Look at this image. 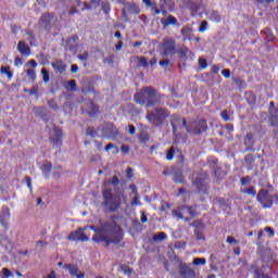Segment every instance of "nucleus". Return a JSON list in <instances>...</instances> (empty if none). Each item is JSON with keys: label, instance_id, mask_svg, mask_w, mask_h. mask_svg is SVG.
Wrapping results in <instances>:
<instances>
[{"label": "nucleus", "instance_id": "obj_45", "mask_svg": "<svg viewBox=\"0 0 278 278\" xmlns=\"http://www.w3.org/2000/svg\"><path fill=\"white\" fill-rule=\"evenodd\" d=\"M47 109L45 106H37V108H34V113L37 115V116H41L42 112H45Z\"/></svg>", "mask_w": 278, "mask_h": 278}, {"label": "nucleus", "instance_id": "obj_39", "mask_svg": "<svg viewBox=\"0 0 278 278\" xmlns=\"http://www.w3.org/2000/svg\"><path fill=\"white\" fill-rule=\"evenodd\" d=\"M254 275L256 278H270L268 274H264V271H261L260 269H255Z\"/></svg>", "mask_w": 278, "mask_h": 278}, {"label": "nucleus", "instance_id": "obj_19", "mask_svg": "<svg viewBox=\"0 0 278 278\" xmlns=\"http://www.w3.org/2000/svg\"><path fill=\"white\" fill-rule=\"evenodd\" d=\"M142 3L146 4V8H150L151 12H153L154 16L160 14V10L157 9V3L153 0H142Z\"/></svg>", "mask_w": 278, "mask_h": 278}, {"label": "nucleus", "instance_id": "obj_23", "mask_svg": "<svg viewBox=\"0 0 278 278\" xmlns=\"http://www.w3.org/2000/svg\"><path fill=\"white\" fill-rule=\"evenodd\" d=\"M49 243L47 241H42V240H38L36 242L35 245V251L36 253H42V251H45V248L48 245Z\"/></svg>", "mask_w": 278, "mask_h": 278}, {"label": "nucleus", "instance_id": "obj_24", "mask_svg": "<svg viewBox=\"0 0 278 278\" xmlns=\"http://www.w3.org/2000/svg\"><path fill=\"white\" fill-rule=\"evenodd\" d=\"M184 40H190V35L192 34V27L186 26L180 30Z\"/></svg>", "mask_w": 278, "mask_h": 278}, {"label": "nucleus", "instance_id": "obj_38", "mask_svg": "<svg viewBox=\"0 0 278 278\" xmlns=\"http://www.w3.org/2000/svg\"><path fill=\"white\" fill-rule=\"evenodd\" d=\"M41 75L43 77V84H49V71H47V68H42L41 70Z\"/></svg>", "mask_w": 278, "mask_h": 278}, {"label": "nucleus", "instance_id": "obj_9", "mask_svg": "<svg viewBox=\"0 0 278 278\" xmlns=\"http://www.w3.org/2000/svg\"><path fill=\"white\" fill-rule=\"evenodd\" d=\"M197 204L188 206V205H182L179 207V211H173L174 216H176V218H180L184 219V213L181 212H187V214H189V216H191V218H197V216H199V213L197 212Z\"/></svg>", "mask_w": 278, "mask_h": 278}, {"label": "nucleus", "instance_id": "obj_13", "mask_svg": "<svg viewBox=\"0 0 278 278\" xmlns=\"http://www.w3.org/2000/svg\"><path fill=\"white\" fill-rule=\"evenodd\" d=\"M194 269L190 268L186 263L179 264V276L180 278H194Z\"/></svg>", "mask_w": 278, "mask_h": 278}, {"label": "nucleus", "instance_id": "obj_43", "mask_svg": "<svg viewBox=\"0 0 278 278\" xmlns=\"http://www.w3.org/2000/svg\"><path fill=\"white\" fill-rule=\"evenodd\" d=\"M122 273H124V275H131V273H134V269H131L129 266L127 265H123L122 266Z\"/></svg>", "mask_w": 278, "mask_h": 278}, {"label": "nucleus", "instance_id": "obj_49", "mask_svg": "<svg viewBox=\"0 0 278 278\" xmlns=\"http://www.w3.org/2000/svg\"><path fill=\"white\" fill-rule=\"evenodd\" d=\"M110 184H112V186L114 187L118 186V184H121L118 176H113L112 179L110 180Z\"/></svg>", "mask_w": 278, "mask_h": 278}, {"label": "nucleus", "instance_id": "obj_30", "mask_svg": "<svg viewBox=\"0 0 278 278\" xmlns=\"http://www.w3.org/2000/svg\"><path fill=\"white\" fill-rule=\"evenodd\" d=\"M242 194H248L249 197H256L257 191L255 190V187H250L248 189H241Z\"/></svg>", "mask_w": 278, "mask_h": 278}, {"label": "nucleus", "instance_id": "obj_42", "mask_svg": "<svg viewBox=\"0 0 278 278\" xmlns=\"http://www.w3.org/2000/svg\"><path fill=\"white\" fill-rule=\"evenodd\" d=\"M198 31H200V34H203L204 31H207V21H202L201 22Z\"/></svg>", "mask_w": 278, "mask_h": 278}, {"label": "nucleus", "instance_id": "obj_16", "mask_svg": "<svg viewBox=\"0 0 278 278\" xmlns=\"http://www.w3.org/2000/svg\"><path fill=\"white\" fill-rule=\"evenodd\" d=\"M55 136L50 138V142L53 147H62V129L54 130Z\"/></svg>", "mask_w": 278, "mask_h": 278}, {"label": "nucleus", "instance_id": "obj_56", "mask_svg": "<svg viewBox=\"0 0 278 278\" xmlns=\"http://www.w3.org/2000/svg\"><path fill=\"white\" fill-rule=\"evenodd\" d=\"M87 135H89L91 138H97L96 130L90 127L87 129Z\"/></svg>", "mask_w": 278, "mask_h": 278}, {"label": "nucleus", "instance_id": "obj_60", "mask_svg": "<svg viewBox=\"0 0 278 278\" xmlns=\"http://www.w3.org/2000/svg\"><path fill=\"white\" fill-rule=\"evenodd\" d=\"M188 48H181L179 50V54L181 55V58H186L188 55Z\"/></svg>", "mask_w": 278, "mask_h": 278}, {"label": "nucleus", "instance_id": "obj_59", "mask_svg": "<svg viewBox=\"0 0 278 278\" xmlns=\"http://www.w3.org/2000/svg\"><path fill=\"white\" fill-rule=\"evenodd\" d=\"M194 236H195L197 240H203V235L201 233L200 229L194 230Z\"/></svg>", "mask_w": 278, "mask_h": 278}, {"label": "nucleus", "instance_id": "obj_57", "mask_svg": "<svg viewBox=\"0 0 278 278\" xmlns=\"http://www.w3.org/2000/svg\"><path fill=\"white\" fill-rule=\"evenodd\" d=\"M222 75H223L226 79H229V77H231V71H229V70H223V71H222Z\"/></svg>", "mask_w": 278, "mask_h": 278}, {"label": "nucleus", "instance_id": "obj_22", "mask_svg": "<svg viewBox=\"0 0 278 278\" xmlns=\"http://www.w3.org/2000/svg\"><path fill=\"white\" fill-rule=\"evenodd\" d=\"M51 170H53V165L49 162H43L41 166V173L49 178V175L51 174Z\"/></svg>", "mask_w": 278, "mask_h": 278}, {"label": "nucleus", "instance_id": "obj_25", "mask_svg": "<svg viewBox=\"0 0 278 278\" xmlns=\"http://www.w3.org/2000/svg\"><path fill=\"white\" fill-rule=\"evenodd\" d=\"M269 114V121L273 127H277L278 126V114L277 111H274Z\"/></svg>", "mask_w": 278, "mask_h": 278}, {"label": "nucleus", "instance_id": "obj_31", "mask_svg": "<svg viewBox=\"0 0 278 278\" xmlns=\"http://www.w3.org/2000/svg\"><path fill=\"white\" fill-rule=\"evenodd\" d=\"M189 10L191 12V16H197L199 10H201V7L197 2H193V4H191V9Z\"/></svg>", "mask_w": 278, "mask_h": 278}, {"label": "nucleus", "instance_id": "obj_61", "mask_svg": "<svg viewBox=\"0 0 278 278\" xmlns=\"http://www.w3.org/2000/svg\"><path fill=\"white\" fill-rule=\"evenodd\" d=\"M25 181H26V184H27V188L30 190V192H31V190H33V188H31V178L29 177V176H25Z\"/></svg>", "mask_w": 278, "mask_h": 278}, {"label": "nucleus", "instance_id": "obj_3", "mask_svg": "<svg viewBox=\"0 0 278 278\" xmlns=\"http://www.w3.org/2000/svg\"><path fill=\"white\" fill-rule=\"evenodd\" d=\"M103 202L102 207L104 210V214H114V212H118L121 210V205L123 203L122 197L123 194H112V189H105L102 192Z\"/></svg>", "mask_w": 278, "mask_h": 278}, {"label": "nucleus", "instance_id": "obj_40", "mask_svg": "<svg viewBox=\"0 0 278 278\" xmlns=\"http://www.w3.org/2000/svg\"><path fill=\"white\" fill-rule=\"evenodd\" d=\"M173 181H174V184H181L184 181V175L174 174Z\"/></svg>", "mask_w": 278, "mask_h": 278}, {"label": "nucleus", "instance_id": "obj_55", "mask_svg": "<svg viewBox=\"0 0 278 278\" xmlns=\"http://www.w3.org/2000/svg\"><path fill=\"white\" fill-rule=\"evenodd\" d=\"M126 177H127L128 179H131V177H134V168L128 167V168L126 169Z\"/></svg>", "mask_w": 278, "mask_h": 278}, {"label": "nucleus", "instance_id": "obj_35", "mask_svg": "<svg viewBox=\"0 0 278 278\" xmlns=\"http://www.w3.org/2000/svg\"><path fill=\"white\" fill-rule=\"evenodd\" d=\"M0 73L2 75H7L9 79H12V72H10V66L5 67V66H2L0 68Z\"/></svg>", "mask_w": 278, "mask_h": 278}, {"label": "nucleus", "instance_id": "obj_29", "mask_svg": "<svg viewBox=\"0 0 278 278\" xmlns=\"http://www.w3.org/2000/svg\"><path fill=\"white\" fill-rule=\"evenodd\" d=\"M223 18L220 17V14L218 11H212L210 15V21H213V23H220Z\"/></svg>", "mask_w": 278, "mask_h": 278}, {"label": "nucleus", "instance_id": "obj_5", "mask_svg": "<svg viewBox=\"0 0 278 278\" xmlns=\"http://www.w3.org/2000/svg\"><path fill=\"white\" fill-rule=\"evenodd\" d=\"M256 201H258L264 210H270L274 203L278 205V193L270 195L268 191L261 189L257 192Z\"/></svg>", "mask_w": 278, "mask_h": 278}, {"label": "nucleus", "instance_id": "obj_48", "mask_svg": "<svg viewBox=\"0 0 278 278\" xmlns=\"http://www.w3.org/2000/svg\"><path fill=\"white\" fill-rule=\"evenodd\" d=\"M88 58H90V54L88 53V51L84 52V54L78 55V60H80L81 62H86Z\"/></svg>", "mask_w": 278, "mask_h": 278}, {"label": "nucleus", "instance_id": "obj_18", "mask_svg": "<svg viewBox=\"0 0 278 278\" xmlns=\"http://www.w3.org/2000/svg\"><path fill=\"white\" fill-rule=\"evenodd\" d=\"M51 66L56 73L62 74L66 72V64L64 63V61H54L51 63Z\"/></svg>", "mask_w": 278, "mask_h": 278}, {"label": "nucleus", "instance_id": "obj_6", "mask_svg": "<svg viewBox=\"0 0 278 278\" xmlns=\"http://www.w3.org/2000/svg\"><path fill=\"white\" fill-rule=\"evenodd\" d=\"M194 188L199 194H207L210 185H207V173L202 172L195 178L192 179Z\"/></svg>", "mask_w": 278, "mask_h": 278}, {"label": "nucleus", "instance_id": "obj_62", "mask_svg": "<svg viewBox=\"0 0 278 278\" xmlns=\"http://www.w3.org/2000/svg\"><path fill=\"white\" fill-rule=\"evenodd\" d=\"M160 66L164 67V66H168V64H170V60L165 59L159 62Z\"/></svg>", "mask_w": 278, "mask_h": 278}, {"label": "nucleus", "instance_id": "obj_14", "mask_svg": "<svg viewBox=\"0 0 278 278\" xmlns=\"http://www.w3.org/2000/svg\"><path fill=\"white\" fill-rule=\"evenodd\" d=\"M64 269L68 270V273H70V275H72V277H76V278L86 277V274L79 273V267L75 264H65Z\"/></svg>", "mask_w": 278, "mask_h": 278}, {"label": "nucleus", "instance_id": "obj_28", "mask_svg": "<svg viewBox=\"0 0 278 278\" xmlns=\"http://www.w3.org/2000/svg\"><path fill=\"white\" fill-rule=\"evenodd\" d=\"M136 60L138 62V68H140V66H142L143 68H147V66H149V61H147V58L136 56Z\"/></svg>", "mask_w": 278, "mask_h": 278}, {"label": "nucleus", "instance_id": "obj_20", "mask_svg": "<svg viewBox=\"0 0 278 278\" xmlns=\"http://www.w3.org/2000/svg\"><path fill=\"white\" fill-rule=\"evenodd\" d=\"M17 50L20 51V53L22 55H29L30 53V49L29 46H27L26 43H24V41H20L17 45Z\"/></svg>", "mask_w": 278, "mask_h": 278}, {"label": "nucleus", "instance_id": "obj_32", "mask_svg": "<svg viewBox=\"0 0 278 278\" xmlns=\"http://www.w3.org/2000/svg\"><path fill=\"white\" fill-rule=\"evenodd\" d=\"M128 12L129 14H140V8H138L136 4H129Z\"/></svg>", "mask_w": 278, "mask_h": 278}, {"label": "nucleus", "instance_id": "obj_47", "mask_svg": "<svg viewBox=\"0 0 278 278\" xmlns=\"http://www.w3.org/2000/svg\"><path fill=\"white\" fill-rule=\"evenodd\" d=\"M226 242L228 244H240V241H238L236 238H233L231 236L227 237Z\"/></svg>", "mask_w": 278, "mask_h": 278}, {"label": "nucleus", "instance_id": "obj_21", "mask_svg": "<svg viewBox=\"0 0 278 278\" xmlns=\"http://www.w3.org/2000/svg\"><path fill=\"white\" fill-rule=\"evenodd\" d=\"M244 146L247 147L245 148V151H255L253 149V135L251 134H248L244 138Z\"/></svg>", "mask_w": 278, "mask_h": 278}, {"label": "nucleus", "instance_id": "obj_10", "mask_svg": "<svg viewBox=\"0 0 278 278\" xmlns=\"http://www.w3.org/2000/svg\"><path fill=\"white\" fill-rule=\"evenodd\" d=\"M163 55H175L177 53V43L173 38L163 39Z\"/></svg>", "mask_w": 278, "mask_h": 278}, {"label": "nucleus", "instance_id": "obj_37", "mask_svg": "<svg viewBox=\"0 0 278 278\" xmlns=\"http://www.w3.org/2000/svg\"><path fill=\"white\" fill-rule=\"evenodd\" d=\"M220 117L223 118V121H225V123H229V121H231V117L229 116V111L227 110L222 111Z\"/></svg>", "mask_w": 278, "mask_h": 278}, {"label": "nucleus", "instance_id": "obj_11", "mask_svg": "<svg viewBox=\"0 0 278 278\" xmlns=\"http://www.w3.org/2000/svg\"><path fill=\"white\" fill-rule=\"evenodd\" d=\"M170 125L173 127V134H174L176 139L179 138V135L177 134V129H184V127H187L186 126V119H184V117L176 116V115L172 116Z\"/></svg>", "mask_w": 278, "mask_h": 278}, {"label": "nucleus", "instance_id": "obj_26", "mask_svg": "<svg viewBox=\"0 0 278 278\" xmlns=\"http://www.w3.org/2000/svg\"><path fill=\"white\" fill-rule=\"evenodd\" d=\"M105 131H108L110 136H118V129L114 126V124H108Z\"/></svg>", "mask_w": 278, "mask_h": 278}, {"label": "nucleus", "instance_id": "obj_33", "mask_svg": "<svg viewBox=\"0 0 278 278\" xmlns=\"http://www.w3.org/2000/svg\"><path fill=\"white\" fill-rule=\"evenodd\" d=\"M166 238H167V236L165 232H159L157 235L153 236L154 242H160V241L166 240Z\"/></svg>", "mask_w": 278, "mask_h": 278}, {"label": "nucleus", "instance_id": "obj_34", "mask_svg": "<svg viewBox=\"0 0 278 278\" xmlns=\"http://www.w3.org/2000/svg\"><path fill=\"white\" fill-rule=\"evenodd\" d=\"M48 106L50 110H53L54 112H58V110H60V106L58 105V102H55V100H49Z\"/></svg>", "mask_w": 278, "mask_h": 278}, {"label": "nucleus", "instance_id": "obj_54", "mask_svg": "<svg viewBox=\"0 0 278 278\" xmlns=\"http://www.w3.org/2000/svg\"><path fill=\"white\" fill-rule=\"evenodd\" d=\"M193 3H194V1H192V0H185L184 8H187L188 10H190L192 8Z\"/></svg>", "mask_w": 278, "mask_h": 278}, {"label": "nucleus", "instance_id": "obj_46", "mask_svg": "<svg viewBox=\"0 0 278 278\" xmlns=\"http://www.w3.org/2000/svg\"><path fill=\"white\" fill-rule=\"evenodd\" d=\"M173 157H175V150L173 148H170L169 150H167L166 160H168V162H170L173 160Z\"/></svg>", "mask_w": 278, "mask_h": 278}, {"label": "nucleus", "instance_id": "obj_36", "mask_svg": "<svg viewBox=\"0 0 278 278\" xmlns=\"http://www.w3.org/2000/svg\"><path fill=\"white\" fill-rule=\"evenodd\" d=\"M205 264H206L205 258H199V257L193 258V266H205Z\"/></svg>", "mask_w": 278, "mask_h": 278}, {"label": "nucleus", "instance_id": "obj_53", "mask_svg": "<svg viewBox=\"0 0 278 278\" xmlns=\"http://www.w3.org/2000/svg\"><path fill=\"white\" fill-rule=\"evenodd\" d=\"M139 140H141L142 142H149V135L147 132H142L139 136Z\"/></svg>", "mask_w": 278, "mask_h": 278}, {"label": "nucleus", "instance_id": "obj_58", "mask_svg": "<svg viewBox=\"0 0 278 278\" xmlns=\"http://www.w3.org/2000/svg\"><path fill=\"white\" fill-rule=\"evenodd\" d=\"M250 182H251V177L245 176L241 178L242 186H247V184H250Z\"/></svg>", "mask_w": 278, "mask_h": 278}, {"label": "nucleus", "instance_id": "obj_8", "mask_svg": "<svg viewBox=\"0 0 278 278\" xmlns=\"http://www.w3.org/2000/svg\"><path fill=\"white\" fill-rule=\"evenodd\" d=\"M55 23H58V17L53 13H46L39 20V27L46 31H51Z\"/></svg>", "mask_w": 278, "mask_h": 278}, {"label": "nucleus", "instance_id": "obj_44", "mask_svg": "<svg viewBox=\"0 0 278 278\" xmlns=\"http://www.w3.org/2000/svg\"><path fill=\"white\" fill-rule=\"evenodd\" d=\"M244 160L249 166H252L253 162H255V156H253V154H248Z\"/></svg>", "mask_w": 278, "mask_h": 278}, {"label": "nucleus", "instance_id": "obj_12", "mask_svg": "<svg viewBox=\"0 0 278 278\" xmlns=\"http://www.w3.org/2000/svg\"><path fill=\"white\" fill-rule=\"evenodd\" d=\"M81 231H86V228H78L75 231H72L68 236H67V240L74 242L75 240H78V242H88L90 240V238H88V236L81 233Z\"/></svg>", "mask_w": 278, "mask_h": 278}, {"label": "nucleus", "instance_id": "obj_50", "mask_svg": "<svg viewBox=\"0 0 278 278\" xmlns=\"http://www.w3.org/2000/svg\"><path fill=\"white\" fill-rule=\"evenodd\" d=\"M2 275H4L5 278H10L14 276V274H12V271H10V269L8 268L2 269Z\"/></svg>", "mask_w": 278, "mask_h": 278}, {"label": "nucleus", "instance_id": "obj_7", "mask_svg": "<svg viewBox=\"0 0 278 278\" xmlns=\"http://www.w3.org/2000/svg\"><path fill=\"white\" fill-rule=\"evenodd\" d=\"M186 131L192 136H201L207 131V122L205 119L191 122L190 125L186 126Z\"/></svg>", "mask_w": 278, "mask_h": 278}, {"label": "nucleus", "instance_id": "obj_41", "mask_svg": "<svg viewBox=\"0 0 278 278\" xmlns=\"http://www.w3.org/2000/svg\"><path fill=\"white\" fill-rule=\"evenodd\" d=\"M190 227H194L195 229H203V222L197 219L192 224H190Z\"/></svg>", "mask_w": 278, "mask_h": 278}, {"label": "nucleus", "instance_id": "obj_15", "mask_svg": "<svg viewBox=\"0 0 278 278\" xmlns=\"http://www.w3.org/2000/svg\"><path fill=\"white\" fill-rule=\"evenodd\" d=\"M161 24L163 25V29H166V27H169V25L179 27V22L173 15L162 18Z\"/></svg>", "mask_w": 278, "mask_h": 278}, {"label": "nucleus", "instance_id": "obj_27", "mask_svg": "<svg viewBox=\"0 0 278 278\" xmlns=\"http://www.w3.org/2000/svg\"><path fill=\"white\" fill-rule=\"evenodd\" d=\"M66 90L68 92H77V81L76 80H70L67 81V85L65 86Z\"/></svg>", "mask_w": 278, "mask_h": 278}, {"label": "nucleus", "instance_id": "obj_51", "mask_svg": "<svg viewBox=\"0 0 278 278\" xmlns=\"http://www.w3.org/2000/svg\"><path fill=\"white\" fill-rule=\"evenodd\" d=\"M26 75H27L30 79H36V71H34V70H27V71H26Z\"/></svg>", "mask_w": 278, "mask_h": 278}, {"label": "nucleus", "instance_id": "obj_2", "mask_svg": "<svg viewBox=\"0 0 278 278\" xmlns=\"http://www.w3.org/2000/svg\"><path fill=\"white\" fill-rule=\"evenodd\" d=\"M135 102L138 105H146V108H154V105H162V94L153 87H143L134 96Z\"/></svg>", "mask_w": 278, "mask_h": 278}, {"label": "nucleus", "instance_id": "obj_1", "mask_svg": "<svg viewBox=\"0 0 278 278\" xmlns=\"http://www.w3.org/2000/svg\"><path fill=\"white\" fill-rule=\"evenodd\" d=\"M116 215H112L108 220L99 222V227L89 226L91 231H94L92 236V242L97 244L103 242L106 247L110 244H121L123 242V228L116 224Z\"/></svg>", "mask_w": 278, "mask_h": 278}, {"label": "nucleus", "instance_id": "obj_64", "mask_svg": "<svg viewBox=\"0 0 278 278\" xmlns=\"http://www.w3.org/2000/svg\"><path fill=\"white\" fill-rule=\"evenodd\" d=\"M265 34L268 37V42H273V39H274L273 33L269 29H267V30H265Z\"/></svg>", "mask_w": 278, "mask_h": 278}, {"label": "nucleus", "instance_id": "obj_17", "mask_svg": "<svg viewBox=\"0 0 278 278\" xmlns=\"http://www.w3.org/2000/svg\"><path fill=\"white\" fill-rule=\"evenodd\" d=\"M10 218V208H3L2 214H0V225L4 227L5 230L9 229L8 219Z\"/></svg>", "mask_w": 278, "mask_h": 278}, {"label": "nucleus", "instance_id": "obj_4", "mask_svg": "<svg viewBox=\"0 0 278 278\" xmlns=\"http://www.w3.org/2000/svg\"><path fill=\"white\" fill-rule=\"evenodd\" d=\"M168 116H170V113H168L166 109L156 108L153 111H149L146 118L153 127H162V125H164V121H166Z\"/></svg>", "mask_w": 278, "mask_h": 278}, {"label": "nucleus", "instance_id": "obj_52", "mask_svg": "<svg viewBox=\"0 0 278 278\" xmlns=\"http://www.w3.org/2000/svg\"><path fill=\"white\" fill-rule=\"evenodd\" d=\"M199 66L201 68H207V61L205 59H199Z\"/></svg>", "mask_w": 278, "mask_h": 278}, {"label": "nucleus", "instance_id": "obj_63", "mask_svg": "<svg viewBox=\"0 0 278 278\" xmlns=\"http://www.w3.org/2000/svg\"><path fill=\"white\" fill-rule=\"evenodd\" d=\"M273 112H277V110H275V102H269L268 114Z\"/></svg>", "mask_w": 278, "mask_h": 278}]
</instances>
